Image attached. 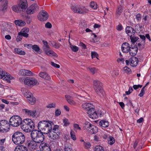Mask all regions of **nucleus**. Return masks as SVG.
Returning a JSON list of instances; mask_svg holds the SVG:
<instances>
[{"label": "nucleus", "mask_w": 151, "mask_h": 151, "mask_svg": "<svg viewBox=\"0 0 151 151\" xmlns=\"http://www.w3.org/2000/svg\"><path fill=\"white\" fill-rule=\"evenodd\" d=\"M53 123L51 121H42L40 122L38 124L39 130L43 132L44 134H47L52 129V125Z\"/></svg>", "instance_id": "obj_1"}, {"label": "nucleus", "mask_w": 151, "mask_h": 151, "mask_svg": "<svg viewBox=\"0 0 151 151\" xmlns=\"http://www.w3.org/2000/svg\"><path fill=\"white\" fill-rule=\"evenodd\" d=\"M13 142L15 144H22L24 142L25 137L24 134L20 132H15L12 136Z\"/></svg>", "instance_id": "obj_2"}, {"label": "nucleus", "mask_w": 151, "mask_h": 151, "mask_svg": "<svg viewBox=\"0 0 151 151\" xmlns=\"http://www.w3.org/2000/svg\"><path fill=\"white\" fill-rule=\"evenodd\" d=\"M94 89L96 93L101 97L105 95V92L102 88V84L99 81L96 80L93 81Z\"/></svg>", "instance_id": "obj_3"}, {"label": "nucleus", "mask_w": 151, "mask_h": 151, "mask_svg": "<svg viewBox=\"0 0 151 151\" xmlns=\"http://www.w3.org/2000/svg\"><path fill=\"white\" fill-rule=\"evenodd\" d=\"M31 136L32 140L37 142H43L44 140V136L42 133L37 130H32L31 133Z\"/></svg>", "instance_id": "obj_4"}, {"label": "nucleus", "mask_w": 151, "mask_h": 151, "mask_svg": "<svg viewBox=\"0 0 151 151\" xmlns=\"http://www.w3.org/2000/svg\"><path fill=\"white\" fill-rule=\"evenodd\" d=\"M9 122L10 125L14 127H17L21 124L22 119L19 116H13L10 118Z\"/></svg>", "instance_id": "obj_5"}, {"label": "nucleus", "mask_w": 151, "mask_h": 151, "mask_svg": "<svg viewBox=\"0 0 151 151\" xmlns=\"http://www.w3.org/2000/svg\"><path fill=\"white\" fill-rule=\"evenodd\" d=\"M10 125L8 122L6 120L0 121V132H8L9 130Z\"/></svg>", "instance_id": "obj_6"}, {"label": "nucleus", "mask_w": 151, "mask_h": 151, "mask_svg": "<svg viewBox=\"0 0 151 151\" xmlns=\"http://www.w3.org/2000/svg\"><path fill=\"white\" fill-rule=\"evenodd\" d=\"M71 9L75 13L80 14H85L88 12V10L86 8L83 6H79L77 7L75 6H71Z\"/></svg>", "instance_id": "obj_7"}, {"label": "nucleus", "mask_w": 151, "mask_h": 151, "mask_svg": "<svg viewBox=\"0 0 151 151\" xmlns=\"http://www.w3.org/2000/svg\"><path fill=\"white\" fill-rule=\"evenodd\" d=\"M0 78L3 80L6 81L7 82L10 83V80H14V77L10 74L5 72L0 68Z\"/></svg>", "instance_id": "obj_8"}, {"label": "nucleus", "mask_w": 151, "mask_h": 151, "mask_svg": "<svg viewBox=\"0 0 151 151\" xmlns=\"http://www.w3.org/2000/svg\"><path fill=\"white\" fill-rule=\"evenodd\" d=\"M42 142H37L34 140H30L28 141L27 144L29 149L31 151H34L36 150L38 147L39 144Z\"/></svg>", "instance_id": "obj_9"}, {"label": "nucleus", "mask_w": 151, "mask_h": 151, "mask_svg": "<svg viewBox=\"0 0 151 151\" xmlns=\"http://www.w3.org/2000/svg\"><path fill=\"white\" fill-rule=\"evenodd\" d=\"M39 9V7L36 3H34L29 6L26 11L28 14H31L37 12Z\"/></svg>", "instance_id": "obj_10"}, {"label": "nucleus", "mask_w": 151, "mask_h": 151, "mask_svg": "<svg viewBox=\"0 0 151 151\" xmlns=\"http://www.w3.org/2000/svg\"><path fill=\"white\" fill-rule=\"evenodd\" d=\"M25 85L28 86H33L37 85L38 82L37 79L33 78L26 77Z\"/></svg>", "instance_id": "obj_11"}, {"label": "nucleus", "mask_w": 151, "mask_h": 151, "mask_svg": "<svg viewBox=\"0 0 151 151\" xmlns=\"http://www.w3.org/2000/svg\"><path fill=\"white\" fill-rule=\"evenodd\" d=\"M23 113L29 117L34 118L36 117L37 115L36 110H30L28 109H22Z\"/></svg>", "instance_id": "obj_12"}, {"label": "nucleus", "mask_w": 151, "mask_h": 151, "mask_svg": "<svg viewBox=\"0 0 151 151\" xmlns=\"http://www.w3.org/2000/svg\"><path fill=\"white\" fill-rule=\"evenodd\" d=\"M48 17V15L47 12L45 10L41 11L37 16L38 19L41 21H46Z\"/></svg>", "instance_id": "obj_13"}, {"label": "nucleus", "mask_w": 151, "mask_h": 151, "mask_svg": "<svg viewBox=\"0 0 151 151\" xmlns=\"http://www.w3.org/2000/svg\"><path fill=\"white\" fill-rule=\"evenodd\" d=\"M125 62L127 65L130 64L132 67H134L137 65L138 60L137 58L133 57L130 58L129 60H126Z\"/></svg>", "instance_id": "obj_14"}, {"label": "nucleus", "mask_w": 151, "mask_h": 151, "mask_svg": "<svg viewBox=\"0 0 151 151\" xmlns=\"http://www.w3.org/2000/svg\"><path fill=\"white\" fill-rule=\"evenodd\" d=\"M18 5L19 8L22 11L27 9L28 6L27 0H19L18 3Z\"/></svg>", "instance_id": "obj_15"}, {"label": "nucleus", "mask_w": 151, "mask_h": 151, "mask_svg": "<svg viewBox=\"0 0 151 151\" xmlns=\"http://www.w3.org/2000/svg\"><path fill=\"white\" fill-rule=\"evenodd\" d=\"M48 136L49 138L53 140H58L60 139V133L49 132Z\"/></svg>", "instance_id": "obj_16"}, {"label": "nucleus", "mask_w": 151, "mask_h": 151, "mask_svg": "<svg viewBox=\"0 0 151 151\" xmlns=\"http://www.w3.org/2000/svg\"><path fill=\"white\" fill-rule=\"evenodd\" d=\"M19 74L22 76H31L34 75V74L30 71L26 69H22L19 70Z\"/></svg>", "instance_id": "obj_17"}, {"label": "nucleus", "mask_w": 151, "mask_h": 151, "mask_svg": "<svg viewBox=\"0 0 151 151\" xmlns=\"http://www.w3.org/2000/svg\"><path fill=\"white\" fill-rule=\"evenodd\" d=\"M39 147L40 149L42 151H51L50 146L46 143H41Z\"/></svg>", "instance_id": "obj_18"}, {"label": "nucleus", "mask_w": 151, "mask_h": 151, "mask_svg": "<svg viewBox=\"0 0 151 151\" xmlns=\"http://www.w3.org/2000/svg\"><path fill=\"white\" fill-rule=\"evenodd\" d=\"M87 113L89 117L93 119H95L98 117V114L95 110L94 109H93V110H89L87 112Z\"/></svg>", "instance_id": "obj_19"}, {"label": "nucleus", "mask_w": 151, "mask_h": 151, "mask_svg": "<svg viewBox=\"0 0 151 151\" xmlns=\"http://www.w3.org/2000/svg\"><path fill=\"white\" fill-rule=\"evenodd\" d=\"M24 120L29 128H30V130L34 128V123L32 120L29 119H24Z\"/></svg>", "instance_id": "obj_20"}, {"label": "nucleus", "mask_w": 151, "mask_h": 151, "mask_svg": "<svg viewBox=\"0 0 151 151\" xmlns=\"http://www.w3.org/2000/svg\"><path fill=\"white\" fill-rule=\"evenodd\" d=\"M130 48L129 44L127 42L123 43L121 47L122 51L124 53L128 52Z\"/></svg>", "instance_id": "obj_21"}, {"label": "nucleus", "mask_w": 151, "mask_h": 151, "mask_svg": "<svg viewBox=\"0 0 151 151\" xmlns=\"http://www.w3.org/2000/svg\"><path fill=\"white\" fill-rule=\"evenodd\" d=\"M39 76L47 81H50L51 77L49 74L45 72H41L39 74Z\"/></svg>", "instance_id": "obj_22"}, {"label": "nucleus", "mask_w": 151, "mask_h": 151, "mask_svg": "<svg viewBox=\"0 0 151 151\" xmlns=\"http://www.w3.org/2000/svg\"><path fill=\"white\" fill-rule=\"evenodd\" d=\"M21 91L27 99L33 94L27 89L22 88H21Z\"/></svg>", "instance_id": "obj_23"}, {"label": "nucleus", "mask_w": 151, "mask_h": 151, "mask_svg": "<svg viewBox=\"0 0 151 151\" xmlns=\"http://www.w3.org/2000/svg\"><path fill=\"white\" fill-rule=\"evenodd\" d=\"M131 47L129 51V54L131 56H134L136 55L137 52V47L134 46V47Z\"/></svg>", "instance_id": "obj_24"}, {"label": "nucleus", "mask_w": 151, "mask_h": 151, "mask_svg": "<svg viewBox=\"0 0 151 151\" xmlns=\"http://www.w3.org/2000/svg\"><path fill=\"white\" fill-rule=\"evenodd\" d=\"M21 127L22 129L24 132H28L30 131L31 130L30 128L27 126V125L25 123L24 120H23L22 123H21Z\"/></svg>", "instance_id": "obj_25"}, {"label": "nucleus", "mask_w": 151, "mask_h": 151, "mask_svg": "<svg viewBox=\"0 0 151 151\" xmlns=\"http://www.w3.org/2000/svg\"><path fill=\"white\" fill-rule=\"evenodd\" d=\"M125 31L127 34L129 36H130L131 35L134 34L135 32V31L132 27L129 26H128L125 29Z\"/></svg>", "instance_id": "obj_26"}, {"label": "nucleus", "mask_w": 151, "mask_h": 151, "mask_svg": "<svg viewBox=\"0 0 151 151\" xmlns=\"http://www.w3.org/2000/svg\"><path fill=\"white\" fill-rule=\"evenodd\" d=\"M123 10V7L121 5L119 6L116 11V17L118 18L121 15Z\"/></svg>", "instance_id": "obj_27"}, {"label": "nucleus", "mask_w": 151, "mask_h": 151, "mask_svg": "<svg viewBox=\"0 0 151 151\" xmlns=\"http://www.w3.org/2000/svg\"><path fill=\"white\" fill-rule=\"evenodd\" d=\"M29 29L28 28L25 27L23 28L19 32V34H21L23 36L27 37L28 36L27 33L29 32Z\"/></svg>", "instance_id": "obj_28"}, {"label": "nucleus", "mask_w": 151, "mask_h": 151, "mask_svg": "<svg viewBox=\"0 0 151 151\" xmlns=\"http://www.w3.org/2000/svg\"><path fill=\"white\" fill-rule=\"evenodd\" d=\"M65 97L68 103L70 105H73L76 104L75 102L73 100V98L71 96L69 95H66Z\"/></svg>", "instance_id": "obj_29"}, {"label": "nucleus", "mask_w": 151, "mask_h": 151, "mask_svg": "<svg viewBox=\"0 0 151 151\" xmlns=\"http://www.w3.org/2000/svg\"><path fill=\"white\" fill-rule=\"evenodd\" d=\"M14 151H28L27 148L23 145H19L17 146Z\"/></svg>", "instance_id": "obj_30"}, {"label": "nucleus", "mask_w": 151, "mask_h": 151, "mask_svg": "<svg viewBox=\"0 0 151 151\" xmlns=\"http://www.w3.org/2000/svg\"><path fill=\"white\" fill-rule=\"evenodd\" d=\"M99 124L101 127L106 128L108 127L109 126V123L106 120H103L99 122Z\"/></svg>", "instance_id": "obj_31"}, {"label": "nucleus", "mask_w": 151, "mask_h": 151, "mask_svg": "<svg viewBox=\"0 0 151 151\" xmlns=\"http://www.w3.org/2000/svg\"><path fill=\"white\" fill-rule=\"evenodd\" d=\"M14 23L16 25L19 26H23L26 24L25 21L20 19L15 20L14 21Z\"/></svg>", "instance_id": "obj_32"}, {"label": "nucleus", "mask_w": 151, "mask_h": 151, "mask_svg": "<svg viewBox=\"0 0 151 151\" xmlns=\"http://www.w3.org/2000/svg\"><path fill=\"white\" fill-rule=\"evenodd\" d=\"M14 53L18 55H24L26 53L25 52L21 49L18 48H15L14 49Z\"/></svg>", "instance_id": "obj_33"}, {"label": "nucleus", "mask_w": 151, "mask_h": 151, "mask_svg": "<svg viewBox=\"0 0 151 151\" xmlns=\"http://www.w3.org/2000/svg\"><path fill=\"white\" fill-rule=\"evenodd\" d=\"M98 131L97 127L93 125L91 127V128L88 130L89 132L92 134H96Z\"/></svg>", "instance_id": "obj_34"}, {"label": "nucleus", "mask_w": 151, "mask_h": 151, "mask_svg": "<svg viewBox=\"0 0 151 151\" xmlns=\"http://www.w3.org/2000/svg\"><path fill=\"white\" fill-rule=\"evenodd\" d=\"M28 102L31 104L33 105L35 104L36 102L35 98L32 95L29 98L27 99Z\"/></svg>", "instance_id": "obj_35"}, {"label": "nucleus", "mask_w": 151, "mask_h": 151, "mask_svg": "<svg viewBox=\"0 0 151 151\" xmlns=\"http://www.w3.org/2000/svg\"><path fill=\"white\" fill-rule=\"evenodd\" d=\"M90 72L92 74H94L98 72L99 70L98 68L94 67H89L88 68Z\"/></svg>", "instance_id": "obj_36"}, {"label": "nucleus", "mask_w": 151, "mask_h": 151, "mask_svg": "<svg viewBox=\"0 0 151 151\" xmlns=\"http://www.w3.org/2000/svg\"><path fill=\"white\" fill-rule=\"evenodd\" d=\"M129 36L130 39L131 40V42L133 44L135 43L139 39V38L138 37H135L134 34L131 35Z\"/></svg>", "instance_id": "obj_37"}, {"label": "nucleus", "mask_w": 151, "mask_h": 151, "mask_svg": "<svg viewBox=\"0 0 151 151\" xmlns=\"http://www.w3.org/2000/svg\"><path fill=\"white\" fill-rule=\"evenodd\" d=\"M92 125H93L91 124L90 122H86L84 124L83 127L85 129L88 131L89 129L91 128V127Z\"/></svg>", "instance_id": "obj_38"}, {"label": "nucleus", "mask_w": 151, "mask_h": 151, "mask_svg": "<svg viewBox=\"0 0 151 151\" xmlns=\"http://www.w3.org/2000/svg\"><path fill=\"white\" fill-rule=\"evenodd\" d=\"M46 55L50 56H54L57 57L58 56L51 49L49 51L46 52L45 54Z\"/></svg>", "instance_id": "obj_39"}, {"label": "nucleus", "mask_w": 151, "mask_h": 151, "mask_svg": "<svg viewBox=\"0 0 151 151\" xmlns=\"http://www.w3.org/2000/svg\"><path fill=\"white\" fill-rule=\"evenodd\" d=\"M123 71L127 74H130L132 72L131 69L127 66H125L123 68Z\"/></svg>", "instance_id": "obj_40"}, {"label": "nucleus", "mask_w": 151, "mask_h": 151, "mask_svg": "<svg viewBox=\"0 0 151 151\" xmlns=\"http://www.w3.org/2000/svg\"><path fill=\"white\" fill-rule=\"evenodd\" d=\"M12 9L13 10L16 12H19L21 10L18 5H15L12 6Z\"/></svg>", "instance_id": "obj_41"}, {"label": "nucleus", "mask_w": 151, "mask_h": 151, "mask_svg": "<svg viewBox=\"0 0 151 151\" xmlns=\"http://www.w3.org/2000/svg\"><path fill=\"white\" fill-rule=\"evenodd\" d=\"M49 132H56V133L60 132L59 129V126L58 125H55L53 129H51L49 131Z\"/></svg>", "instance_id": "obj_42"}, {"label": "nucleus", "mask_w": 151, "mask_h": 151, "mask_svg": "<svg viewBox=\"0 0 151 151\" xmlns=\"http://www.w3.org/2000/svg\"><path fill=\"white\" fill-rule=\"evenodd\" d=\"M91 105V103H84L82 104V108L85 110H87V109L88 108V107L90 106Z\"/></svg>", "instance_id": "obj_43"}, {"label": "nucleus", "mask_w": 151, "mask_h": 151, "mask_svg": "<svg viewBox=\"0 0 151 151\" xmlns=\"http://www.w3.org/2000/svg\"><path fill=\"white\" fill-rule=\"evenodd\" d=\"M32 48L33 49V51L34 52H36L37 53L40 50V48L38 46L36 45H33Z\"/></svg>", "instance_id": "obj_44"}, {"label": "nucleus", "mask_w": 151, "mask_h": 151, "mask_svg": "<svg viewBox=\"0 0 151 151\" xmlns=\"http://www.w3.org/2000/svg\"><path fill=\"white\" fill-rule=\"evenodd\" d=\"M70 135L71 139L74 141L76 139V138L75 135V133L72 130H71L70 132Z\"/></svg>", "instance_id": "obj_45"}, {"label": "nucleus", "mask_w": 151, "mask_h": 151, "mask_svg": "<svg viewBox=\"0 0 151 151\" xmlns=\"http://www.w3.org/2000/svg\"><path fill=\"white\" fill-rule=\"evenodd\" d=\"M90 6L94 9H96L98 8V5L97 4L93 1H92L90 3Z\"/></svg>", "instance_id": "obj_46"}, {"label": "nucleus", "mask_w": 151, "mask_h": 151, "mask_svg": "<svg viewBox=\"0 0 151 151\" xmlns=\"http://www.w3.org/2000/svg\"><path fill=\"white\" fill-rule=\"evenodd\" d=\"M115 142L114 138L112 137H109L108 140V143L110 145H113Z\"/></svg>", "instance_id": "obj_47"}, {"label": "nucleus", "mask_w": 151, "mask_h": 151, "mask_svg": "<svg viewBox=\"0 0 151 151\" xmlns=\"http://www.w3.org/2000/svg\"><path fill=\"white\" fill-rule=\"evenodd\" d=\"M95 151H104L103 147L101 146L98 145L95 147Z\"/></svg>", "instance_id": "obj_48"}, {"label": "nucleus", "mask_w": 151, "mask_h": 151, "mask_svg": "<svg viewBox=\"0 0 151 151\" xmlns=\"http://www.w3.org/2000/svg\"><path fill=\"white\" fill-rule=\"evenodd\" d=\"M56 106V104L55 103H52L50 104H48L47 105L46 107L47 108L50 109L52 108H55V107Z\"/></svg>", "instance_id": "obj_49"}, {"label": "nucleus", "mask_w": 151, "mask_h": 151, "mask_svg": "<svg viewBox=\"0 0 151 151\" xmlns=\"http://www.w3.org/2000/svg\"><path fill=\"white\" fill-rule=\"evenodd\" d=\"M63 122L64 124V126H68L70 124L68 120L67 119H63Z\"/></svg>", "instance_id": "obj_50"}, {"label": "nucleus", "mask_w": 151, "mask_h": 151, "mask_svg": "<svg viewBox=\"0 0 151 151\" xmlns=\"http://www.w3.org/2000/svg\"><path fill=\"white\" fill-rule=\"evenodd\" d=\"M84 146L86 148L88 149L90 147L91 145L89 142H84Z\"/></svg>", "instance_id": "obj_51"}, {"label": "nucleus", "mask_w": 151, "mask_h": 151, "mask_svg": "<svg viewBox=\"0 0 151 151\" xmlns=\"http://www.w3.org/2000/svg\"><path fill=\"white\" fill-rule=\"evenodd\" d=\"M70 47L71 50L74 52H76L78 50V48L75 45H71L70 46Z\"/></svg>", "instance_id": "obj_52"}, {"label": "nucleus", "mask_w": 151, "mask_h": 151, "mask_svg": "<svg viewBox=\"0 0 151 151\" xmlns=\"http://www.w3.org/2000/svg\"><path fill=\"white\" fill-rule=\"evenodd\" d=\"M91 56L92 58H96L98 59H99L98 58V54L96 52H92Z\"/></svg>", "instance_id": "obj_53"}, {"label": "nucleus", "mask_w": 151, "mask_h": 151, "mask_svg": "<svg viewBox=\"0 0 151 151\" xmlns=\"http://www.w3.org/2000/svg\"><path fill=\"white\" fill-rule=\"evenodd\" d=\"M145 87H143L140 91V93L139 94V96L140 97L143 96L145 93Z\"/></svg>", "instance_id": "obj_54"}, {"label": "nucleus", "mask_w": 151, "mask_h": 151, "mask_svg": "<svg viewBox=\"0 0 151 151\" xmlns=\"http://www.w3.org/2000/svg\"><path fill=\"white\" fill-rule=\"evenodd\" d=\"M26 78H25L23 77H21L19 79V81L21 83H24L25 84V80H26Z\"/></svg>", "instance_id": "obj_55"}, {"label": "nucleus", "mask_w": 151, "mask_h": 151, "mask_svg": "<svg viewBox=\"0 0 151 151\" xmlns=\"http://www.w3.org/2000/svg\"><path fill=\"white\" fill-rule=\"evenodd\" d=\"M64 151H72V149L70 146L67 145L65 147Z\"/></svg>", "instance_id": "obj_56"}, {"label": "nucleus", "mask_w": 151, "mask_h": 151, "mask_svg": "<svg viewBox=\"0 0 151 151\" xmlns=\"http://www.w3.org/2000/svg\"><path fill=\"white\" fill-rule=\"evenodd\" d=\"M73 127L75 131L77 130H81V128L78 124H73Z\"/></svg>", "instance_id": "obj_57"}, {"label": "nucleus", "mask_w": 151, "mask_h": 151, "mask_svg": "<svg viewBox=\"0 0 151 151\" xmlns=\"http://www.w3.org/2000/svg\"><path fill=\"white\" fill-rule=\"evenodd\" d=\"M22 35L21 34H19V32L18 33V35L17 38V41H20L22 39Z\"/></svg>", "instance_id": "obj_58"}, {"label": "nucleus", "mask_w": 151, "mask_h": 151, "mask_svg": "<svg viewBox=\"0 0 151 151\" xmlns=\"http://www.w3.org/2000/svg\"><path fill=\"white\" fill-rule=\"evenodd\" d=\"M7 1H5L4 3V5L2 7V8H1V9L3 10H6L7 8Z\"/></svg>", "instance_id": "obj_59"}, {"label": "nucleus", "mask_w": 151, "mask_h": 151, "mask_svg": "<svg viewBox=\"0 0 151 151\" xmlns=\"http://www.w3.org/2000/svg\"><path fill=\"white\" fill-rule=\"evenodd\" d=\"M94 109V106L93 105V104H91V105H90V106L88 107V108L87 109V110H86L87 111V112L89 110L91 111L92 110H93V109Z\"/></svg>", "instance_id": "obj_60"}, {"label": "nucleus", "mask_w": 151, "mask_h": 151, "mask_svg": "<svg viewBox=\"0 0 151 151\" xmlns=\"http://www.w3.org/2000/svg\"><path fill=\"white\" fill-rule=\"evenodd\" d=\"M52 44L53 47L56 48H59L60 45V44L56 43L55 42H53Z\"/></svg>", "instance_id": "obj_61"}, {"label": "nucleus", "mask_w": 151, "mask_h": 151, "mask_svg": "<svg viewBox=\"0 0 151 151\" xmlns=\"http://www.w3.org/2000/svg\"><path fill=\"white\" fill-rule=\"evenodd\" d=\"M133 89L132 87H129L128 91H126L125 93L127 95H129L133 91Z\"/></svg>", "instance_id": "obj_62"}, {"label": "nucleus", "mask_w": 151, "mask_h": 151, "mask_svg": "<svg viewBox=\"0 0 151 151\" xmlns=\"http://www.w3.org/2000/svg\"><path fill=\"white\" fill-rule=\"evenodd\" d=\"M6 98L10 100L15 101L16 100V98L14 96H6Z\"/></svg>", "instance_id": "obj_63"}, {"label": "nucleus", "mask_w": 151, "mask_h": 151, "mask_svg": "<svg viewBox=\"0 0 151 151\" xmlns=\"http://www.w3.org/2000/svg\"><path fill=\"white\" fill-rule=\"evenodd\" d=\"M136 19L138 21H140L141 19V15L140 14H138L136 15Z\"/></svg>", "instance_id": "obj_64"}]
</instances>
